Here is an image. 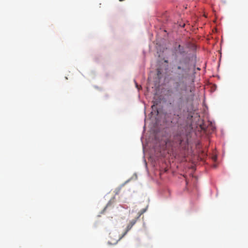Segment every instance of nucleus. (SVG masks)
I'll list each match as a JSON object with an SVG mask.
<instances>
[{
  "instance_id": "nucleus-3",
  "label": "nucleus",
  "mask_w": 248,
  "mask_h": 248,
  "mask_svg": "<svg viewBox=\"0 0 248 248\" xmlns=\"http://www.w3.org/2000/svg\"><path fill=\"white\" fill-rule=\"evenodd\" d=\"M173 52L176 55H180L182 56H184L186 54L185 47L177 43H175L174 45Z\"/></svg>"
},
{
  "instance_id": "nucleus-4",
  "label": "nucleus",
  "mask_w": 248,
  "mask_h": 248,
  "mask_svg": "<svg viewBox=\"0 0 248 248\" xmlns=\"http://www.w3.org/2000/svg\"><path fill=\"white\" fill-rule=\"evenodd\" d=\"M121 237V235H118L115 232H111L109 233V238L110 240L108 241V243L111 245H115L117 243V242L119 241L118 240L116 243H112L113 240L116 239L118 238Z\"/></svg>"
},
{
  "instance_id": "nucleus-2",
  "label": "nucleus",
  "mask_w": 248,
  "mask_h": 248,
  "mask_svg": "<svg viewBox=\"0 0 248 248\" xmlns=\"http://www.w3.org/2000/svg\"><path fill=\"white\" fill-rule=\"evenodd\" d=\"M145 211V210H144L143 211H141L140 213H139V215L136 219H133L132 220H131L129 222V223L128 224V225L126 227V230L124 232V233L121 235V237L118 238L116 239L113 240L112 243H116L117 241L120 240L123 237H124L128 232L129 231H130L132 227L135 225V224L136 223L137 219L140 217V216Z\"/></svg>"
},
{
  "instance_id": "nucleus-1",
  "label": "nucleus",
  "mask_w": 248,
  "mask_h": 248,
  "mask_svg": "<svg viewBox=\"0 0 248 248\" xmlns=\"http://www.w3.org/2000/svg\"><path fill=\"white\" fill-rule=\"evenodd\" d=\"M177 74L181 76L180 81L174 83L175 89L179 92V100L182 102H188L194 96V87L187 85L186 80L189 77L190 65L189 60L187 58L180 59L176 65Z\"/></svg>"
}]
</instances>
